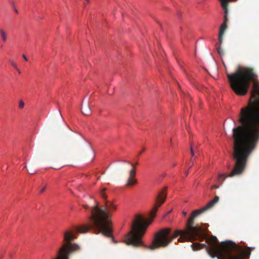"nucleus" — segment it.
I'll use <instances>...</instances> for the list:
<instances>
[{
	"mask_svg": "<svg viewBox=\"0 0 259 259\" xmlns=\"http://www.w3.org/2000/svg\"><path fill=\"white\" fill-rule=\"evenodd\" d=\"M46 187H43L41 189V190L40 191V193H42L43 192H44L46 191Z\"/></svg>",
	"mask_w": 259,
	"mask_h": 259,
	"instance_id": "nucleus-15",
	"label": "nucleus"
},
{
	"mask_svg": "<svg viewBox=\"0 0 259 259\" xmlns=\"http://www.w3.org/2000/svg\"><path fill=\"white\" fill-rule=\"evenodd\" d=\"M190 151H191V156L193 157L194 156V151H193V146L192 144H191V146H190Z\"/></svg>",
	"mask_w": 259,
	"mask_h": 259,
	"instance_id": "nucleus-14",
	"label": "nucleus"
},
{
	"mask_svg": "<svg viewBox=\"0 0 259 259\" xmlns=\"http://www.w3.org/2000/svg\"><path fill=\"white\" fill-rule=\"evenodd\" d=\"M219 188V186H217V185H213L211 187H210V189H218Z\"/></svg>",
	"mask_w": 259,
	"mask_h": 259,
	"instance_id": "nucleus-16",
	"label": "nucleus"
},
{
	"mask_svg": "<svg viewBox=\"0 0 259 259\" xmlns=\"http://www.w3.org/2000/svg\"><path fill=\"white\" fill-rule=\"evenodd\" d=\"M83 207L84 208H85V209H88V208H89V207L88 205H83Z\"/></svg>",
	"mask_w": 259,
	"mask_h": 259,
	"instance_id": "nucleus-20",
	"label": "nucleus"
},
{
	"mask_svg": "<svg viewBox=\"0 0 259 259\" xmlns=\"http://www.w3.org/2000/svg\"><path fill=\"white\" fill-rule=\"evenodd\" d=\"M151 222L152 220H146L140 214L136 215L132 225L131 231L127 235L125 243L134 246H142V238Z\"/></svg>",
	"mask_w": 259,
	"mask_h": 259,
	"instance_id": "nucleus-5",
	"label": "nucleus"
},
{
	"mask_svg": "<svg viewBox=\"0 0 259 259\" xmlns=\"http://www.w3.org/2000/svg\"><path fill=\"white\" fill-rule=\"evenodd\" d=\"M122 162H127V163H128V164H131L132 165H133V164H131L130 162L127 161H126V160H122Z\"/></svg>",
	"mask_w": 259,
	"mask_h": 259,
	"instance_id": "nucleus-18",
	"label": "nucleus"
},
{
	"mask_svg": "<svg viewBox=\"0 0 259 259\" xmlns=\"http://www.w3.org/2000/svg\"><path fill=\"white\" fill-rule=\"evenodd\" d=\"M219 43H220V42H219ZM221 44H219V46L217 48V50L218 54L220 56H223L225 54V53H224V50L221 48Z\"/></svg>",
	"mask_w": 259,
	"mask_h": 259,
	"instance_id": "nucleus-11",
	"label": "nucleus"
},
{
	"mask_svg": "<svg viewBox=\"0 0 259 259\" xmlns=\"http://www.w3.org/2000/svg\"><path fill=\"white\" fill-rule=\"evenodd\" d=\"M145 150H146L145 148H143L142 149V151H141V152H140V154H141L143 152L145 151Z\"/></svg>",
	"mask_w": 259,
	"mask_h": 259,
	"instance_id": "nucleus-21",
	"label": "nucleus"
},
{
	"mask_svg": "<svg viewBox=\"0 0 259 259\" xmlns=\"http://www.w3.org/2000/svg\"><path fill=\"white\" fill-rule=\"evenodd\" d=\"M10 63L12 66L17 70L19 71V69L18 68L17 64L13 61H11Z\"/></svg>",
	"mask_w": 259,
	"mask_h": 259,
	"instance_id": "nucleus-12",
	"label": "nucleus"
},
{
	"mask_svg": "<svg viewBox=\"0 0 259 259\" xmlns=\"http://www.w3.org/2000/svg\"><path fill=\"white\" fill-rule=\"evenodd\" d=\"M87 3H89L90 0H85Z\"/></svg>",
	"mask_w": 259,
	"mask_h": 259,
	"instance_id": "nucleus-27",
	"label": "nucleus"
},
{
	"mask_svg": "<svg viewBox=\"0 0 259 259\" xmlns=\"http://www.w3.org/2000/svg\"><path fill=\"white\" fill-rule=\"evenodd\" d=\"M138 164V162H136V163H135V165H137Z\"/></svg>",
	"mask_w": 259,
	"mask_h": 259,
	"instance_id": "nucleus-30",
	"label": "nucleus"
},
{
	"mask_svg": "<svg viewBox=\"0 0 259 259\" xmlns=\"http://www.w3.org/2000/svg\"><path fill=\"white\" fill-rule=\"evenodd\" d=\"M171 211H172V210H169V211H168V212L166 213V215H168V214H169V213H170L171 212Z\"/></svg>",
	"mask_w": 259,
	"mask_h": 259,
	"instance_id": "nucleus-23",
	"label": "nucleus"
},
{
	"mask_svg": "<svg viewBox=\"0 0 259 259\" xmlns=\"http://www.w3.org/2000/svg\"><path fill=\"white\" fill-rule=\"evenodd\" d=\"M136 175V168L134 165H132V168L129 172V177L126 181L125 187H130L137 183V181L135 179Z\"/></svg>",
	"mask_w": 259,
	"mask_h": 259,
	"instance_id": "nucleus-7",
	"label": "nucleus"
},
{
	"mask_svg": "<svg viewBox=\"0 0 259 259\" xmlns=\"http://www.w3.org/2000/svg\"><path fill=\"white\" fill-rule=\"evenodd\" d=\"M182 213L183 214V215H184L185 217V216H186V215H187V212H185V211H183L182 212Z\"/></svg>",
	"mask_w": 259,
	"mask_h": 259,
	"instance_id": "nucleus-22",
	"label": "nucleus"
},
{
	"mask_svg": "<svg viewBox=\"0 0 259 259\" xmlns=\"http://www.w3.org/2000/svg\"><path fill=\"white\" fill-rule=\"evenodd\" d=\"M227 28V23H226V22H223L220 27L219 31V42H220V44H222L223 42V36L224 35L225 32Z\"/></svg>",
	"mask_w": 259,
	"mask_h": 259,
	"instance_id": "nucleus-8",
	"label": "nucleus"
},
{
	"mask_svg": "<svg viewBox=\"0 0 259 259\" xmlns=\"http://www.w3.org/2000/svg\"><path fill=\"white\" fill-rule=\"evenodd\" d=\"M9 255H10V257H12V254H11V253H10V254H9Z\"/></svg>",
	"mask_w": 259,
	"mask_h": 259,
	"instance_id": "nucleus-28",
	"label": "nucleus"
},
{
	"mask_svg": "<svg viewBox=\"0 0 259 259\" xmlns=\"http://www.w3.org/2000/svg\"><path fill=\"white\" fill-rule=\"evenodd\" d=\"M103 189L100 192L101 196L104 199L101 205L97 203L90 210L91 215L88 217L91 223L76 227L75 231L67 230L64 233L63 243L57 251L55 256L51 259H70V255L80 249L79 245L71 242L76 237L77 233H85L91 229L97 234L102 233L104 235L111 237L113 240L111 228V212L116 209V205L113 201L107 200V196Z\"/></svg>",
	"mask_w": 259,
	"mask_h": 259,
	"instance_id": "nucleus-3",
	"label": "nucleus"
},
{
	"mask_svg": "<svg viewBox=\"0 0 259 259\" xmlns=\"http://www.w3.org/2000/svg\"><path fill=\"white\" fill-rule=\"evenodd\" d=\"M231 89L238 96H244L248 93L250 81L256 78V75L251 67L239 66L233 73H227Z\"/></svg>",
	"mask_w": 259,
	"mask_h": 259,
	"instance_id": "nucleus-4",
	"label": "nucleus"
},
{
	"mask_svg": "<svg viewBox=\"0 0 259 259\" xmlns=\"http://www.w3.org/2000/svg\"><path fill=\"white\" fill-rule=\"evenodd\" d=\"M191 163H191V165L190 166V167H191L193 165V164H194V162H193V161H191Z\"/></svg>",
	"mask_w": 259,
	"mask_h": 259,
	"instance_id": "nucleus-24",
	"label": "nucleus"
},
{
	"mask_svg": "<svg viewBox=\"0 0 259 259\" xmlns=\"http://www.w3.org/2000/svg\"><path fill=\"white\" fill-rule=\"evenodd\" d=\"M22 57H23V58H24V59L25 61H28L27 58L26 57V56L25 55H22Z\"/></svg>",
	"mask_w": 259,
	"mask_h": 259,
	"instance_id": "nucleus-17",
	"label": "nucleus"
},
{
	"mask_svg": "<svg viewBox=\"0 0 259 259\" xmlns=\"http://www.w3.org/2000/svg\"><path fill=\"white\" fill-rule=\"evenodd\" d=\"M28 172H29V173L30 174H31V175H33V174H35V172L34 171H32V170H31V172H29V171H28Z\"/></svg>",
	"mask_w": 259,
	"mask_h": 259,
	"instance_id": "nucleus-19",
	"label": "nucleus"
},
{
	"mask_svg": "<svg viewBox=\"0 0 259 259\" xmlns=\"http://www.w3.org/2000/svg\"><path fill=\"white\" fill-rule=\"evenodd\" d=\"M82 113L85 116H89L92 114V110L88 104H85L81 108Z\"/></svg>",
	"mask_w": 259,
	"mask_h": 259,
	"instance_id": "nucleus-9",
	"label": "nucleus"
},
{
	"mask_svg": "<svg viewBox=\"0 0 259 259\" xmlns=\"http://www.w3.org/2000/svg\"><path fill=\"white\" fill-rule=\"evenodd\" d=\"M166 188H164L158 194L157 198L156 201V203L152 211H151L150 215L152 217H154L157 211V208L161 206V204L164 203L166 199V194L165 191Z\"/></svg>",
	"mask_w": 259,
	"mask_h": 259,
	"instance_id": "nucleus-6",
	"label": "nucleus"
},
{
	"mask_svg": "<svg viewBox=\"0 0 259 259\" xmlns=\"http://www.w3.org/2000/svg\"><path fill=\"white\" fill-rule=\"evenodd\" d=\"M0 35L3 42H5L7 39V33L3 28H0Z\"/></svg>",
	"mask_w": 259,
	"mask_h": 259,
	"instance_id": "nucleus-10",
	"label": "nucleus"
},
{
	"mask_svg": "<svg viewBox=\"0 0 259 259\" xmlns=\"http://www.w3.org/2000/svg\"><path fill=\"white\" fill-rule=\"evenodd\" d=\"M219 200V197L215 196L206 206L193 211L187 221L185 229L176 230L172 235H170L171 230L169 228L160 230L156 233L150 245V249L154 250L160 247H166L172 239L180 235L178 240L179 242L192 241L196 239L202 241L205 239L208 245L205 243H194L191 245V247L194 251L205 248L208 254L212 258L217 257L218 259H246V257H249L251 251L254 249V247H246L243 249L231 241H226L219 244L215 236L206 237L205 234L202 233V229L200 227L194 226L195 218L211 208Z\"/></svg>",
	"mask_w": 259,
	"mask_h": 259,
	"instance_id": "nucleus-1",
	"label": "nucleus"
},
{
	"mask_svg": "<svg viewBox=\"0 0 259 259\" xmlns=\"http://www.w3.org/2000/svg\"><path fill=\"white\" fill-rule=\"evenodd\" d=\"M241 125L233 130L234 168L228 175L220 174L219 179L241 175L249 156L259 141V83L254 82L247 105L240 110Z\"/></svg>",
	"mask_w": 259,
	"mask_h": 259,
	"instance_id": "nucleus-2",
	"label": "nucleus"
},
{
	"mask_svg": "<svg viewBox=\"0 0 259 259\" xmlns=\"http://www.w3.org/2000/svg\"><path fill=\"white\" fill-rule=\"evenodd\" d=\"M185 175H186V176H188V171H186V172H185Z\"/></svg>",
	"mask_w": 259,
	"mask_h": 259,
	"instance_id": "nucleus-25",
	"label": "nucleus"
},
{
	"mask_svg": "<svg viewBox=\"0 0 259 259\" xmlns=\"http://www.w3.org/2000/svg\"><path fill=\"white\" fill-rule=\"evenodd\" d=\"M15 11L17 13H18V11H17V9H15Z\"/></svg>",
	"mask_w": 259,
	"mask_h": 259,
	"instance_id": "nucleus-26",
	"label": "nucleus"
},
{
	"mask_svg": "<svg viewBox=\"0 0 259 259\" xmlns=\"http://www.w3.org/2000/svg\"><path fill=\"white\" fill-rule=\"evenodd\" d=\"M18 71V72L19 73H21V72H20V70H19V71Z\"/></svg>",
	"mask_w": 259,
	"mask_h": 259,
	"instance_id": "nucleus-29",
	"label": "nucleus"
},
{
	"mask_svg": "<svg viewBox=\"0 0 259 259\" xmlns=\"http://www.w3.org/2000/svg\"><path fill=\"white\" fill-rule=\"evenodd\" d=\"M24 107V103L22 101H20L19 104V107L20 109L23 108Z\"/></svg>",
	"mask_w": 259,
	"mask_h": 259,
	"instance_id": "nucleus-13",
	"label": "nucleus"
}]
</instances>
